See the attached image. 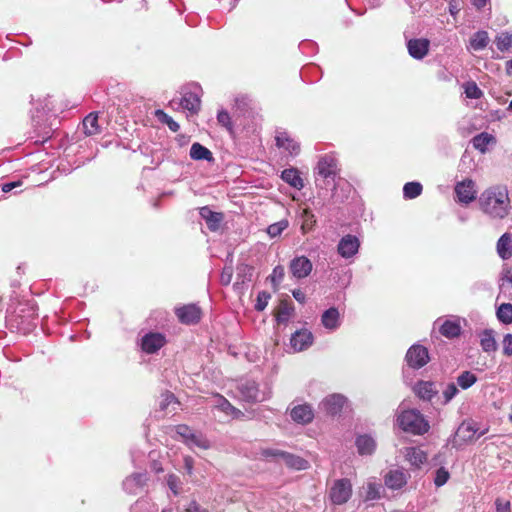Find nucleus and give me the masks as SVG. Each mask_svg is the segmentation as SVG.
<instances>
[{
    "label": "nucleus",
    "mask_w": 512,
    "mask_h": 512,
    "mask_svg": "<svg viewBox=\"0 0 512 512\" xmlns=\"http://www.w3.org/2000/svg\"><path fill=\"white\" fill-rule=\"evenodd\" d=\"M83 132L87 136H92L100 132V127L98 124V115L97 113H90L87 115L82 122Z\"/></svg>",
    "instance_id": "33"
},
{
    "label": "nucleus",
    "mask_w": 512,
    "mask_h": 512,
    "mask_svg": "<svg viewBox=\"0 0 512 512\" xmlns=\"http://www.w3.org/2000/svg\"><path fill=\"white\" fill-rule=\"evenodd\" d=\"M360 248V240L356 235L346 234L337 244V253L344 259L353 258Z\"/></svg>",
    "instance_id": "12"
},
{
    "label": "nucleus",
    "mask_w": 512,
    "mask_h": 512,
    "mask_svg": "<svg viewBox=\"0 0 512 512\" xmlns=\"http://www.w3.org/2000/svg\"><path fill=\"white\" fill-rule=\"evenodd\" d=\"M176 433L183 439V441L186 443L190 436H192L193 430L185 424L177 425Z\"/></svg>",
    "instance_id": "57"
},
{
    "label": "nucleus",
    "mask_w": 512,
    "mask_h": 512,
    "mask_svg": "<svg viewBox=\"0 0 512 512\" xmlns=\"http://www.w3.org/2000/svg\"><path fill=\"white\" fill-rule=\"evenodd\" d=\"M478 432L477 423L473 420H464L458 427L455 435L453 436L452 446L458 447L456 436H459L463 442H472L475 439V434Z\"/></svg>",
    "instance_id": "18"
},
{
    "label": "nucleus",
    "mask_w": 512,
    "mask_h": 512,
    "mask_svg": "<svg viewBox=\"0 0 512 512\" xmlns=\"http://www.w3.org/2000/svg\"><path fill=\"white\" fill-rule=\"evenodd\" d=\"M218 407L226 412V413H238L239 410L236 409L226 398H224L223 396H220L219 398V404H218Z\"/></svg>",
    "instance_id": "58"
},
{
    "label": "nucleus",
    "mask_w": 512,
    "mask_h": 512,
    "mask_svg": "<svg viewBox=\"0 0 512 512\" xmlns=\"http://www.w3.org/2000/svg\"><path fill=\"white\" fill-rule=\"evenodd\" d=\"M241 399L247 403L263 402L270 398V392L260 391L256 381L244 379L237 385Z\"/></svg>",
    "instance_id": "6"
},
{
    "label": "nucleus",
    "mask_w": 512,
    "mask_h": 512,
    "mask_svg": "<svg viewBox=\"0 0 512 512\" xmlns=\"http://www.w3.org/2000/svg\"><path fill=\"white\" fill-rule=\"evenodd\" d=\"M480 210L490 219L502 220L511 210L508 188L505 185H493L486 188L478 198Z\"/></svg>",
    "instance_id": "2"
},
{
    "label": "nucleus",
    "mask_w": 512,
    "mask_h": 512,
    "mask_svg": "<svg viewBox=\"0 0 512 512\" xmlns=\"http://www.w3.org/2000/svg\"><path fill=\"white\" fill-rule=\"evenodd\" d=\"M233 276V270L232 267H224L221 276H220V282L222 285L227 286L231 283Z\"/></svg>",
    "instance_id": "61"
},
{
    "label": "nucleus",
    "mask_w": 512,
    "mask_h": 512,
    "mask_svg": "<svg viewBox=\"0 0 512 512\" xmlns=\"http://www.w3.org/2000/svg\"><path fill=\"white\" fill-rule=\"evenodd\" d=\"M496 47L501 52L507 51L512 47V32H503L496 37Z\"/></svg>",
    "instance_id": "48"
},
{
    "label": "nucleus",
    "mask_w": 512,
    "mask_h": 512,
    "mask_svg": "<svg viewBox=\"0 0 512 512\" xmlns=\"http://www.w3.org/2000/svg\"><path fill=\"white\" fill-rule=\"evenodd\" d=\"M186 444L190 447L195 446L202 449L209 448V441L205 437H203L202 434L195 433L194 431L192 433V436H190L189 439L187 440Z\"/></svg>",
    "instance_id": "51"
},
{
    "label": "nucleus",
    "mask_w": 512,
    "mask_h": 512,
    "mask_svg": "<svg viewBox=\"0 0 512 512\" xmlns=\"http://www.w3.org/2000/svg\"><path fill=\"white\" fill-rule=\"evenodd\" d=\"M301 219V231L303 234L311 232L316 225V217L314 213L309 209L305 208L300 214Z\"/></svg>",
    "instance_id": "36"
},
{
    "label": "nucleus",
    "mask_w": 512,
    "mask_h": 512,
    "mask_svg": "<svg viewBox=\"0 0 512 512\" xmlns=\"http://www.w3.org/2000/svg\"><path fill=\"white\" fill-rule=\"evenodd\" d=\"M285 451L274 449V448H265L260 451V455L267 459V460H273L276 462H280L283 459Z\"/></svg>",
    "instance_id": "53"
},
{
    "label": "nucleus",
    "mask_w": 512,
    "mask_h": 512,
    "mask_svg": "<svg viewBox=\"0 0 512 512\" xmlns=\"http://www.w3.org/2000/svg\"><path fill=\"white\" fill-rule=\"evenodd\" d=\"M183 467L186 474L191 476L194 471V459L191 456H185L183 459Z\"/></svg>",
    "instance_id": "62"
},
{
    "label": "nucleus",
    "mask_w": 512,
    "mask_h": 512,
    "mask_svg": "<svg viewBox=\"0 0 512 512\" xmlns=\"http://www.w3.org/2000/svg\"><path fill=\"white\" fill-rule=\"evenodd\" d=\"M270 298L271 294L269 292L265 290L260 291L256 298V303L254 306L255 310L258 312L263 311L267 307Z\"/></svg>",
    "instance_id": "55"
},
{
    "label": "nucleus",
    "mask_w": 512,
    "mask_h": 512,
    "mask_svg": "<svg viewBox=\"0 0 512 512\" xmlns=\"http://www.w3.org/2000/svg\"><path fill=\"white\" fill-rule=\"evenodd\" d=\"M22 185V181L20 180H17V181H9V182H5L1 185V189L4 193H9L11 192L13 189L17 188V187H20Z\"/></svg>",
    "instance_id": "63"
},
{
    "label": "nucleus",
    "mask_w": 512,
    "mask_h": 512,
    "mask_svg": "<svg viewBox=\"0 0 512 512\" xmlns=\"http://www.w3.org/2000/svg\"><path fill=\"white\" fill-rule=\"evenodd\" d=\"M399 427L414 435H422L429 429L428 422L423 415L415 409L403 411L397 418Z\"/></svg>",
    "instance_id": "4"
},
{
    "label": "nucleus",
    "mask_w": 512,
    "mask_h": 512,
    "mask_svg": "<svg viewBox=\"0 0 512 512\" xmlns=\"http://www.w3.org/2000/svg\"><path fill=\"white\" fill-rule=\"evenodd\" d=\"M409 55L415 60H422L429 52L430 40L426 38H412L407 41Z\"/></svg>",
    "instance_id": "16"
},
{
    "label": "nucleus",
    "mask_w": 512,
    "mask_h": 512,
    "mask_svg": "<svg viewBox=\"0 0 512 512\" xmlns=\"http://www.w3.org/2000/svg\"><path fill=\"white\" fill-rule=\"evenodd\" d=\"M30 311L31 312L29 313V315L27 317L16 315L15 319H13V321H15L17 324V328L19 330H22L24 333L31 332L37 326V323L35 322V317H34L35 310L31 307Z\"/></svg>",
    "instance_id": "32"
},
{
    "label": "nucleus",
    "mask_w": 512,
    "mask_h": 512,
    "mask_svg": "<svg viewBox=\"0 0 512 512\" xmlns=\"http://www.w3.org/2000/svg\"><path fill=\"white\" fill-rule=\"evenodd\" d=\"M314 341V336L308 329H299L290 337V347L294 352H301L308 349Z\"/></svg>",
    "instance_id": "13"
},
{
    "label": "nucleus",
    "mask_w": 512,
    "mask_h": 512,
    "mask_svg": "<svg viewBox=\"0 0 512 512\" xmlns=\"http://www.w3.org/2000/svg\"><path fill=\"white\" fill-rule=\"evenodd\" d=\"M273 284H279L284 278V268L281 265H277L270 276Z\"/></svg>",
    "instance_id": "60"
},
{
    "label": "nucleus",
    "mask_w": 512,
    "mask_h": 512,
    "mask_svg": "<svg viewBox=\"0 0 512 512\" xmlns=\"http://www.w3.org/2000/svg\"><path fill=\"white\" fill-rule=\"evenodd\" d=\"M353 487L348 478L336 479L331 483L328 490V499L332 505L341 506L346 504L352 497Z\"/></svg>",
    "instance_id": "5"
},
{
    "label": "nucleus",
    "mask_w": 512,
    "mask_h": 512,
    "mask_svg": "<svg viewBox=\"0 0 512 512\" xmlns=\"http://www.w3.org/2000/svg\"><path fill=\"white\" fill-rule=\"evenodd\" d=\"M289 270L293 277L303 279L310 275L313 264L306 256H296L290 261Z\"/></svg>",
    "instance_id": "14"
},
{
    "label": "nucleus",
    "mask_w": 512,
    "mask_h": 512,
    "mask_svg": "<svg viewBox=\"0 0 512 512\" xmlns=\"http://www.w3.org/2000/svg\"><path fill=\"white\" fill-rule=\"evenodd\" d=\"M276 146L287 150L291 155H298L300 144L289 136L286 131L277 132L275 136Z\"/></svg>",
    "instance_id": "23"
},
{
    "label": "nucleus",
    "mask_w": 512,
    "mask_h": 512,
    "mask_svg": "<svg viewBox=\"0 0 512 512\" xmlns=\"http://www.w3.org/2000/svg\"><path fill=\"white\" fill-rule=\"evenodd\" d=\"M382 485L376 482H368L365 491V501L378 500L381 497Z\"/></svg>",
    "instance_id": "44"
},
{
    "label": "nucleus",
    "mask_w": 512,
    "mask_h": 512,
    "mask_svg": "<svg viewBox=\"0 0 512 512\" xmlns=\"http://www.w3.org/2000/svg\"><path fill=\"white\" fill-rule=\"evenodd\" d=\"M355 446L360 456H371L377 448V443L372 435L360 434L355 439Z\"/></svg>",
    "instance_id": "20"
},
{
    "label": "nucleus",
    "mask_w": 512,
    "mask_h": 512,
    "mask_svg": "<svg viewBox=\"0 0 512 512\" xmlns=\"http://www.w3.org/2000/svg\"><path fill=\"white\" fill-rule=\"evenodd\" d=\"M60 121L51 111L48 100H38L31 110L32 131L30 138L35 143H45L58 129Z\"/></svg>",
    "instance_id": "1"
},
{
    "label": "nucleus",
    "mask_w": 512,
    "mask_h": 512,
    "mask_svg": "<svg viewBox=\"0 0 512 512\" xmlns=\"http://www.w3.org/2000/svg\"><path fill=\"white\" fill-rule=\"evenodd\" d=\"M478 381V377L475 373L469 370L462 371L456 377V385L462 390L471 388Z\"/></svg>",
    "instance_id": "37"
},
{
    "label": "nucleus",
    "mask_w": 512,
    "mask_h": 512,
    "mask_svg": "<svg viewBox=\"0 0 512 512\" xmlns=\"http://www.w3.org/2000/svg\"><path fill=\"white\" fill-rule=\"evenodd\" d=\"M294 307L291 304H282L279 307V310L276 315V321L279 324H287L291 318V316L294 314Z\"/></svg>",
    "instance_id": "42"
},
{
    "label": "nucleus",
    "mask_w": 512,
    "mask_h": 512,
    "mask_svg": "<svg viewBox=\"0 0 512 512\" xmlns=\"http://www.w3.org/2000/svg\"><path fill=\"white\" fill-rule=\"evenodd\" d=\"M439 35L437 37H434L433 34L431 35L430 43L432 42L435 46L444 45L448 42H450L449 36L443 31V29L439 30Z\"/></svg>",
    "instance_id": "56"
},
{
    "label": "nucleus",
    "mask_w": 512,
    "mask_h": 512,
    "mask_svg": "<svg viewBox=\"0 0 512 512\" xmlns=\"http://www.w3.org/2000/svg\"><path fill=\"white\" fill-rule=\"evenodd\" d=\"M321 324L330 331H335L341 325L340 313L336 307H330L321 315Z\"/></svg>",
    "instance_id": "25"
},
{
    "label": "nucleus",
    "mask_w": 512,
    "mask_h": 512,
    "mask_svg": "<svg viewBox=\"0 0 512 512\" xmlns=\"http://www.w3.org/2000/svg\"><path fill=\"white\" fill-rule=\"evenodd\" d=\"M167 343L165 334L161 332H147L139 340L138 345L145 354H155Z\"/></svg>",
    "instance_id": "9"
},
{
    "label": "nucleus",
    "mask_w": 512,
    "mask_h": 512,
    "mask_svg": "<svg viewBox=\"0 0 512 512\" xmlns=\"http://www.w3.org/2000/svg\"><path fill=\"white\" fill-rule=\"evenodd\" d=\"M450 478V473L445 467H440L435 471L434 484L436 487H442Z\"/></svg>",
    "instance_id": "54"
},
{
    "label": "nucleus",
    "mask_w": 512,
    "mask_h": 512,
    "mask_svg": "<svg viewBox=\"0 0 512 512\" xmlns=\"http://www.w3.org/2000/svg\"><path fill=\"white\" fill-rule=\"evenodd\" d=\"M469 43H470V47L473 50H475V51L483 50L484 48L487 47V45L489 43V36H488L487 31L480 30V31L475 32L471 36Z\"/></svg>",
    "instance_id": "35"
},
{
    "label": "nucleus",
    "mask_w": 512,
    "mask_h": 512,
    "mask_svg": "<svg viewBox=\"0 0 512 512\" xmlns=\"http://www.w3.org/2000/svg\"><path fill=\"white\" fill-rule=\"evenodd\" d=\"M405 361L411 369L419 370L430 361L429 351L425 346L415 343L407 350Z\"/></svg>",
    "instance_id": "8"
},
{
    "label": "nucleus",
    "mask_w": 512,
    "mask_h": 512,
    "mask_svg": "<svg viewBox=\"0 0 512 512\" xmlns=\"http://www.w3.org/2000/svg\"><path fill=\"white\" fill-rule=\"evenodd\" d=\"M493 141H495L494 136L487 132H481L472 138L471 143L476 150L484 153L487 146Z\"/></svg>",
    "instance_id": "38"
},
{
    "label": "nucleus",
    "mask_w": 512,
    "mask_h": 512,
    "mask_svg": "<svg viewBox=\"0 0 512 512\" xmlns=\"http://www.w3.org/2000/svg\"><path fill=\"white\" fill-rule=\"evenodd\" d=\"M200 217L206 222L208 229L212 232H216L223 221V214L221 212H215L208 206L199 208Z\"/></svg>",
    "instance_id": "21"
},
{
    "label": "nucleus",
    "mask_w": 512,
    "mask_h": 512,
    "mask_svg": "<svg viewBox=\"0 0 512 512\" xmlns=\"http://www.w3.org/2000/svg\"><path fill=\"white\" fill-rule=\"evenodd\" d=\"M200 92L201 87L196 83L184 86L181 90L179 105L191 114H197L201 105Z\"/></svg>",
    "instance_id": "7"
},
{
    "label": "nucleus",
    "mask_w": 512,
    "mask_h": 512,
    "mask_svg": "<svg viewBox=\"0 0 512 512\" xmlns=\"http://www.w3.org/2000/svg\"><path fill=\"white\" fill-rule=\"evenodd\" d=\"M155 115L157 119L168 126V128L172 132H178L180 129V125L178 122H176L171 116H169L167 113H165L163 110H156Z\"/></svg>",
    "instance_id": "46"
},
{
    "label": "nucleus",
    "mask_w": 512,
    "mask_h": 512,
    "mask_svg": "<svg viewBox=\"0 0 512 512\" xmlns=\"http://www.w3.org/2000/svg\"><path fill=\"white\" fill-rule=\"evenodd\" d=\"M464 93L469 99H480L483 96L482 90L474 81H469L464 85Z\"/></svg>",
    "instance_id": "49"
},
{
    "label": "nucleus",
    "mask_w": 512,
    "mask_h": 512,
    "mask_svg": "<svg viewBox=\"0 0 512 512\" xmlns=\"http://www.w3.org/2000/svg\"><path fill=\"white\" fill-rule=\"evenodd\" d=\"M315 183L321 189L334 191L339 177L338 161L332 154L321 156L315 168Z\"/></svg>",
    "instance_id": "3"
},
{
    "label": "nucleus",
    "mask_w": 512,
    "mask_h": 512,
    "mask_svg": "<svg viewBox=\"0 0 512 512\" xmlns=\"http://www.w3.org/2000/svg\"><path fill=\"white\" fill-rule=\"evenodd\" d=\"M457 201L462 204H469L476 199L475 183L471 179H464L455 186Z\"/></svg>",
    "instance_id": "15"
},
{
    "label": "nucleus",
    "mask_w": 512,
    "mask_h": 512,
    "mask_svg": "<svg viewBox=\"0 0 512 512\" xmlns=\"http://www.w3.org/2000/svg\"><path fill=\"white\" fill-rule=\"evenodd\" d=\"M422 184L417 181L407 182L403 187V197L406 200L415 199L421 195Z\"/></svg>",
    "instance_id": "40"
},
{
    "label": "nucleus",
    "mask_w": 512,
    "mask_h": 512,
    "mask_svg": "<svg viewBox=\"0 0 512 512\" xmlns=\"http://www.w3.org/2000/svg\"><path fill=\"white\" fill-rule=\"evenodd\" d=\"M459 393V388L456 385V383H448L446 388L442 392L443 401L442 403L444 405H447L450 403Z\"/></svg>",
    "instance_id": "52"
},
{
    "label": "nucleus",
    "mask_w": 512,
    "mask_h": 512,
    "mask_svg": "<svg viewBox=\"0 0 512 512\" xmlns=\"http://www.w3.org/2000/svg\"><path fill=\"white\" fill-rule=\"evenodd\" d=\"M406 457L411 465L415 467H420L427 460V454L417 447L408 448Z\"/></svg>",
    "instance_id": "39"
},
{
    "label": "nucleus",
    "mask_w": 512,
    "mask_h": 512,
    "mask_svg": "<svg viewBox=\"0 0 512 512\" xmlns=\"http://www.w3.org/2000/svg\"><path fill=\"white\" fill-rule=\"evenodd\" d=\"M281 179L294 189L301 190L304 188L303 179L300 176V172L297 168L291 167L284 169L281 172Z\"/></svg>",
    "instance_id": "28"
},
{
    "label": "nucleus",
    "mask_w": 512,
    "mask_h": 512,
    "mask_svg": "<svg viewBox=\"0 0 512 512\" xmlns=\"http://www.w3.org/2000/svg\"><path fill=\"white\" fill-rule=\"evenodd\" d=\"M495 506L496 512H511L509 501H502L501 499L497 498L495 501Z\"/></svg>",
    "instance_id": "64"
},
{
    "label": "nucleus",
    "mask_w": 512,
    "mask_h": 512,
    "mask_svg": "<svg viewBox=\"0 0 512 512\" xmlns=\"http://www.w3.org/2000/svg\"><path fill=\"white\" fill-rule=\"evenodd\" d=\"M439 332L442 336L448 339H454L459 337L462 332L460 320L458 318L445 320L440 325Z\"/></svg>",
    "instance_id": "26"
},
{
    "label": "nucleus",
    "mask_w": 512,
    "mask_h": 512,
    "mask_svg": "<svg viewBox=\"0 0 512 512\" xmlns=\"http://www.w3.org/2000/svg\"><path fill=\"white\" fill-rule=\"evenodd\" d=\"M289 227V221L287 219H282L278 222L270 224L266 232L270 238H276L282 234L284 230Z\"/></svg>",
    "instance_id": "43"
},
{
    "label": "nucleus",
    "mask_w": 512,
    "mask_h": 512,
    "mask_svg": "<svg viewBox=\"0 0 512 512\" xmlns=\"http://www.w3.org/2000/svg\"><path fill=\"white\" fill-rule=\"evenodd\" d=\"M254 268L248 264H239L237 266L236 280L233 288L237 292H243L252 281Z\"/></svg>",
    "instance_id": "17"
},
{
    "label": "nucleus",
    "mask_w": 512,
    "mask_h": 512,
    "mask_svg": "<svg viewBox=\"0 0 512 512\" xmlns=\"http://www.w3.org/2000/svg\"><path fill=\"white\" fill-rule=\"evenodd\" d=\"M217 121L224 127L231 135L234 133L233 122L229 112L225 109H220L217 112Z\"/></svg>",
    "instance_id": "47"
},
{
    "label": "nucleus",
    "mask_w": 512,
    "mask_h": 512,
    "mask_svg": "<svg viewBox=\"0 0 512 512\" xmlns=\"http://www.w3.org/2000/svg\"><path fill=\"white\" fill-rule=\"evenodd\" d=\"M503 354L507 357L512 356V334H505L502 340Z\"/></svg>",
    "instance_id": "59"
},
{
    "label": "nucleus",
    "mask_w": 512,
    "mask_h": 512,
    "mask_svg": "<svg viewBox=\"0 0 512 512\" xmlns=\"http://www.w3.org/2000/svg\"><path fill=\"white\" fill-rule=\"evenodd\" d=\"M480 346L485 353H492L498 349L494 330L484 329L480 334Z\"/></svg>",
    "instance_id": "31"
},
{
    "label": "nucleus",
    "mask_w": 512,
    "mask_h": 512,
    "mask_svg": "<svg viewBox=\"0 0 512 512\" xmlns=\"http://www.w3.org/2000/svg\"><path fill=\"white\" fill-rule=\"evenodd\" d=\"M497 253L502 260H508L512 257V237L509 233H504L497 241Z\"/></svg>",
    "instance_id": "30"
},
{
    "label": "nucleus",
    "mask_w": 512,
    "mask_h": 512,
    "mask_svg": "<svg viewBox=\"0 0 512 512\" xmlns=\"http://www.w3.org/2000/svg\"><path fill=\"white\" fill-rule=\"evenodd\" d=\"M178 321L184 325H195L202 317L201 308L194 303L185 304L174 309Z\"/></svg>",
    "instance_id": "10"
},
{
    "label": "nucleus",
    "mask_w": 512,
    "mask_h": 512,
    "mask_svg": "<svg viewBox=\"0 0 512 512\" xmlns=\"http://www.w3.org/2000/svg\"><path fill=\"white\" fill-rule=\"evenodd\" d=\"M189 155L191 159L195 161H214L212 152L207 147L198 142H195L191 145Z\"/></svg>",
    "instance_id": "29"
},
{
    "label": "nucleus",
    "mask_w": 512,
    "mask_h": 512,
    "mask_svg": "<svg viewBox=\"0 0 512 512\" xmlns=\"http://www.w3.org/2000/svg\"><path fill=\"white\" fill-rule=\"evenodd\" d=\"M290 417L299 424H307L313 420L314 414L312 408L307 404L297 405L290 411Z\"/></svg>",
    "instance_id": "24"
},
{
    "label": "nucleus",
    "mask_w": 512,
    "mask_h": 512,
    "mask_svg": "<svg viewBox=\"0 0 512 512\" xmlns=\"http://www.w3.org/2000/svg\"><path fill=\"white\" fill-rule=\"evenodd\" d=\"M282 462H284L289 468L296 470H305L309 466L307 460L289 452L284 453Z\"/></svg>",
    "instance_id": "34"
},
{
    "label": "nucleus",
    "mask_w": 512,
    "mask_h": 512,
    "mask_svg": "<svg viewBox=\"0 0 512 512\" xmlns=\"http://www.w3.org/2000/svg\"><path fill=\"white\" fill-rule=\"evenodd\" d=\"M234 106L236 110L245 113L251 109L252 99L247 94H238L234 98Z\"/></svg>",
    "instance_id": "45"
},
{
    "label": "nucleus",
    "mask_w": 512,
    "mask_h": 512,
    "mask_svg": "<svg viewBox=\"0 0 512 512\" xmlns=\"http://www.w3.org/2000/svg\"><path fill=\"white\" fill-rule=\"evenodd\" d=\"M496 316L502 324L512 323V304L502 303L496 311Z\"/></svg>",
    "instance_id": "41"
},
{
    "label": "nucleus",
    "mask_w": 512,
    "mask_h": 512,
    "mask_svg": "<svg viewBox=\"0 0 512 512\" xmlns=\"http://www.w3.org/2000/svg\"><path fill=\"white\" fill-rule=\"evenodd\" d=\"M408 475L403 470H390L384 478L385 485L392 490H399L407 484Z\"/></svg>",
    "instance_id": "22"
},
{
    "label": "nucleus",
    "mask_w": 512,
    "mask_h": 512,
    "mask_svg": "<svg viewBox=\"0 0 512 512\" xmlns=\"http://www.w3.org/2000/svg\"><path fill=\"white\" fill-rule=\"evenodd\" d=\"M414 392L420 399L425 401H431L432 398L437 394L434 382L423 380H420L416 383Z\"/></svg>",
    "instance_id": "27"
},
{
    "label": "nucleus",
    "mask_w": 512,
    "mask_h": 512,
    "mask_svg": "<svg viewBox=\"0 0 512 512\" xmlns=\"http://www.w3.org/2000/svg\"><path fill=\"white\" fill-rule=\"evenodd\" d=\"M166 484L174 496L180 494L182 489V482L180 478L175 474H168L166 476Z\"/></svg>",
    "instance_id": "50"
},
{
    "label": "nucleus",
    "mask_w": 512,
    "mask_h": 512,
    "mask_svg": "<svg viewBox=\"0 0 512 512\" xmlns=\"http://www.w3.org/2000/svg\"><path fill=\"white\" fill-rule=\"evenodd\" d=\"M345 402L343 395L331 394L322 400L320 406L328 415L335 416L342 411Z\"/></svg>",
    "instance_id": "19"
},
{
    "label": "nucleus",
    "mask_w": 512,
    "mask_h": 512,
    "mask_svg": "<svg viewBox=\"0 0 512 512\" xmlns=\"http://www.w3.org/2000/svg\"><path fill=\"white\" fill-rule=\"evenodd\" d=\"M148 479V473L145 471L132 473L123 480V490L127 494L138 495L144 491Z\"/></svg>",
    "instance_id": "11"
}]
</instances>
